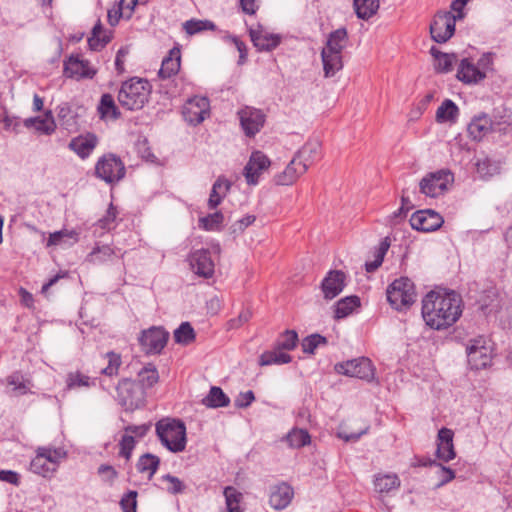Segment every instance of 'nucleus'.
I'll list each match as a JSON object with an SVG mask.
<instances>
[{"label": "nucleus", "mask_w": 512, "mask_h": 512, "mask_svg": "<svg viewBox=\"0 0 512 512\" xmlns=\"http://www.w3.org/2000/svg\"><path fill=\"white\" fill-rule=\"evenodd\" d=\"M346 275L340 270H331L322 280L321 289L324 297L331 300L338 296L345 287Z\"/></svg>", "instance_id": "nucleus-18"}, {"label": "nucleus", "mask_w": 512, "mask_h": 512, "mask_svg": "<svg viewBox=\"0 0 512 512\" xmlns=\"http://www.w3.org/2000/svg\"><path fill=\"white\" fill-rule=\"evenodd\" d=\"M138 376L142 386L145 388L153 387L159 380L158 371L153 364L143 367L139 371Z\"/></svg>", "instance_id": "nucleus-49"}, {"label": "nucleus", "mask_w": 512, "mask_h": 512, "mask_svg": "<svg viewBox=\"0 0 512 512\" xmlns=\"http://www.w3.org/2000/svg\"><path fill=\"white\" fill-rule=\"evenodd\" d=\"M36 452L42 454L45 460L54 467L55 471L60 462L67 457V453L63 448L38 447Z\"/></svg>", "instance_id": "nucleus-38"}, {"label": "nucleus", "mask_w": 512, "mask_h": 512, "mask_svg": "<svg viewBox=\"0 0 512 512\" xmlns=\"http://www.w3.org/2000/svg\"><path fill=\"white\" fill-rule=\"evenodd\" d=\"M476 170L481 178L487 179L499 173L500 165L498 162L493 161L488 157H484L477 160Z\"/></svg>", "instance_id": "nucleus-43"}, {"label": "nucleus", "mask_w": 512, "mask_h": 512, "mask_svg": "<svg viewBox=\"0 0 512 512\" xmlns=\"http://www.w3.org/2000/svg\"><path fill=\"white\" fill-rule=\"evenodd\" d=\"M63 73L68 78H93L96 70L90 66L88 60L82 59L80 55H70L64 61Z\"/></svg>", "instance_id": "nucleus-15"}, {"label": "nucleus", "mask_w": 512, "mask_h": 512, "mask_svg": "<svg viewBox=\"0 0 512 512\" xmlns=\"http://www.w3.org/2000/svg\"><path fill=\"white\" fill-rule=\"evenodd\" d=\"M291 361L292 357L277 347L276 344L274 349L263 352L259 357L260 366L282 365L290 363Z\"/></svg>", "instance_id": "nucleus-29"}, {"label": "nucleus", "mask_w": 512, "mask_h": 512, "mask_svg": "<svg viewBox=\"0 0 512 512\" xmlns=\"http://www.w3.org/2000/svg\"><path fill=\"white\" fill-rule=\"evenodd\" d=\"M184 30L189 35H194L206 30H214L215 24L209 20L191 19L184 23Z\"/></svg>", "instance_id": "nucleus-51"}, {"label": "nucleus", "mask_w": 512, "mask_h": 512, "mask_svg": "<svg viewBox=\"0 0 512 512\" xmlns=\"http://www.w3.org/2000/svg\"><path fill=\"white\" fill-rule=\"evenodd\" d=\"M347 43V31L345 28H339L329 34L326 47L323 51L342 54Z\"/></svg>", "instance_id": "nucleus-32"}, {"label": "nucleus", "mask_w": 512, "mask_h": 512, "mask_svg": "<svg viewBox=\"0 0 512 512\" xmlns=\"http://www.w3.org/2000/svg\"><path fill=\"white\" fill-rule=\"evenodd\" d=\"M180 51L176 48L170 50L169 55L162 61L158 75L161 79H168L176 75L180 69Z\"/></svg>", "instance_id": "nucleus-26"}, {"label": "nucleus", "mask_w": 512, "mask_h": 512, "mask_svg": "<svg viewBox=\"0 0 512 512\" xmlns=\"http://www.w3.org/2000/svg\"><path fill=\"white\" fill-rule=\"evenodd\" d=\"M321 58L323 62L324 75L327 78L333 77L343 67L342 54L322 50Z\"/></svg>", "instance_id": "nucleus-31"}, {"label": "nucleus", "mask_w": 512, "mask_h": 512, "mask_svg": "<svg viewBox=\"0 0 512 512\" xmlns=\"http://www.w3.org/2000/svg\"><path fill=\"white\" fill-rule=\"evenodd\" d=\"M105 356L108 359V365L101 370V373L109 377L117 375L122 363L121 356L113 351L106 353Z\"/></svg>", "instance_id": "nucleus-56"}, {"label": "nucleus", "mask_w": 512, "mask_h": 512, "mask_svg": "<svg viewBox=\"0 0 512 512\" xmlns=\"http://www.w3.org/2000/svg\"><path fill=\"white\" fill-rule=\"evenodd\" d=\"M354 9L360 19L368 20L379 9V0H354Z\"/></svg>", "instance_id": "nucleus-37"}, {"label": "nucleus", "mask_w": 512, "mask_h": 512, "mask_svg": "<svg viewBox=\"0 0 512 512\" xmlns=\"http://www.w3.org/2000/svg\"><path fill=\"white\" fill-rule=\"evenodd\" d=\"M137 491L130 490L124 494L120 500V507L123 512H136Z\"/></svg>", "instance_id": "nucleus-57"}, {"label": "nucleus", "mask_w": 512, "mask_h": 512, "mask_svg": "<svg viewBox=\"0 0 512 512\" xmlns=\"http://www.w3.org/2000/svg\"><path fill=\"white\" fill-rule=\"evenodd\" d=\"M210 102L206 97L195 96L186 101L182 114L186 122L198 125L209 115Z\"/></svg>", "instance_id": "nucleus-12"}, {"label": "nucleus", "mask_w": 512, "mask_h": 512, "mask_svg": "<svg viewBox=\"0 0 512 512\" xmlns=\"http://www.w3.org/2000/svg\"><path fill=\"white\" fill-rule=\"evenodd\" d=\"M461 315L462 299L455 291H430L422 300V317L431 329H446Z\"/></svg>", "instance_id": "nucleus-1"}, {"label": "nucleus", "mask_w": 512, "mask_h": 512, "mask_svg": "<svg viewBox=\"0 0 512 512\" xmlns=\"http://www.w3.org/2000/svg\"><path fill=\"white\" fill-rule=\"evenodd\" d=\"M151 92L149 82L141 78L125 81L118 93V101L127 110H139L148 101Z\"/></svg>", "instance_id": "nucleus-2"}, {"label": "nucleus", "mask_w": 512, "mask_h": 512, "mask_svg": "<svg viewBox=\"0 0 512 512\" xmlns=\"http://www.w3.org/2000/svg\"><path fill=\"white\" fill-rule=\"evenodd\" d=\"M431 55L434 57L435 69L439 73H448L452 71L454 63L457 61V56L454 53H443L437 48L432 47L430 49Z\"/></svg>", "instance_id": "nucleus-30"}, {"label": "nucleus", "mask_w": 512, "mask_h": 512, "mask_svg": "<svg viewBox=\"0 0 512 512\" xmlns=\"http://www.w3.org/2000/svg\"><path fill=\"white\" fill-rule=\"evenodd\" d=\"M306 171L305 164H301L294 156L284 171L275 176V182L278 185H291Z\"/></svg>", "instance_id": "nucleus-23"}, {"label": "nucleus", "mask_w": 512, "mask_h": 512, "mask_svg": "<svg viewBox=\"0 0 512 512\" xmlns=\"http://www.w3.org/2000/svg\"><path fill=\"white\" fill-rule=\"evenodd\" d=\"M92 385H95V381L91 380V378L79 371L70 372L66 378V386L67 389H79V388H88Z\"/></svg>", "instance_id": "nucleus-44"}, {"label": "nucleus", "mask_w": 512, "mask_h": 512, "mask_svg": "<svg viewBox=\"0 0 512 512\" xmlns=\"http://www.w3.org/2000/svg\"><path fill=\"white\" fill-rule=\"evenodd\" d=\"M30 471L45 478H50L56 472L54 467L48 463L42 454L36 452V456L30 463Z\"/></svg>", "instance_id": "nucleus-40"}, {"label": "nucleus", "mask_w": 512, "mask_h": 512, "mask_svg": "<svg viewBox=\"0 0 512 512\" xmlns=\"http://www.w3.org/2000/svg\"><path fill=\"white\" fill-rule=\"evenodd\" d=\"M286 440L291 448L299 449L308 445L311 437L306 429L294 428L287 434Z\"/></svg>", "instance_id": "nucleus-42"}, {"label": "nucleus", "mask_w": 512, "mask_h": 512, "mask_svg": "<svg viewBox=\"0 0 512 512\" xmlns=\"http://www.w3.org/2000/svg\"><path fill=\"white\" fill-rule=\"evenodd\" d=\"M326 344L327 339L325 337L320 334H312L303 339L301 346L304 353L314 354L319 346Z\"/></svg>", "instance_id": "nucleus-55"}, {"label": "nucleus", "mask_w": 512, "mask_h": 512, "mask_svg": "<svg viewBox=\"0 0 512 512\" xmlns=\"http://www.w3.org/2000/svg\"><path fill=\"white\" fill-rule=\"evenodd\" d=\"M249 35L253 45L259 51H272L281 42L280 35L269 33L261 25H258L257 28H250Z\"/></svg>", "instance_id": "nucleus-17"}, {"label": "nucleus", "mask_w": 512, "mask_h": 512, "mask_svg": "<svg viewBox=\"0 0 512 512\" xmlns=\"http://www.w3.org/2000/svg\"><path fill=\"white\" fill-rule=\"evenodd\" d=\"M98 139L92 133L80 135L73 138L69 143V148L74 151L80 158L85 159L93 152L97 146Z\"/></svg>", "instance_id": "nucleus-22"}, {"label": "nucleus", "mask_w": 512, "mask_h": 512, "mask_svg": "<svg viewBox=\"0 0 512 512\" xmlns=\"http://www.w3.org/2000/svg\"><path fill=\"white\" fill-rule=\"evenodd\" d=\"M7 384L13 386L15 395L26 394L30 390V382L25 380L20 372H14L6 379Z\"/></svg>", "instance_id": "nucleus-50"}, {"label": "nucleus", "mask_w": 512, "mask_h": 512, "mask_svg": "<svg viewBox=\"0 0 512 512\" xmlns=\"http://www.w3.org/2000/svg\"><path fill=\"white\" fill-rule=\"evenodd\" d=\"M160 465V458L154 454L146 453L140 456L136 464L137 470L140 473H148V478L151 479Z\"/></svg>", "instance_id": "nucleus-35"}, {"label": "nucleus", "mask_w": 512, "mask_h": 512, "mask_svg": "<svg viewBox=\"0 0 512 512\" xmlns=\"http://www.w3.org/2000/svg\"><path fill=\"white\" fill-rule=\"evenodd\" d=\"M202 403L209 408L226 407L229 405L230 399L220 387L213 386Z\"/></svg>", "instance_id": "nucleus-34"}, {"label": "nucleus", "mask_w": 512, "mask_h": 512, "mask_svg": "<svg viewBox=\"0 0 512 512\" xmlns=\"http://www.w3.org/2000/svg\"><path fill=\"white\" fill-rule=\"evenodd\" d=\"M298 343V334L294 330H286L278 338L276 345L283 351L293 350Z\"/></svg>", "instance_id": "nucleus-53"}, {"label": "nucleus", "mask_w": 512, "mask_h": 512, "mask_svg": "<svg viewBox=\"0 0 512 512\" xmlns=\"http://www.w3.org/2000/svg\"><path fill=\"white\" fill-rule=\"evenodd\" d=\"M453 181V174L449 170L442 169L424 176L419 183V189L425 196L436 198L443 195Z\"/></svg>", "instance_id": "nucleus-6"}, {"label": "nucleus", "mask_w": 512, "mask_h": 512, "mask_svg": "<svg viewBox=\"0 0 512 512\" xmlns=\"http://www.w3.org/2000/svg\"><path fill=\"white\" fill-rule=\"evenodd\" d=\"M191 269L200 277L210 278L214 274L215 263L208 249H198L189 256Z\"/></svg>", "instance_id": "nucleus-16"}, {"label": "nucleus", "mask_w": 512, "mask_h": 512, "mask_svg": "<svg viewBox=\"0 0 512 512\" xmlns=\"http://www.w3.org/2000/svg\"><path fill=\"white\" fill-rule=\"evenodd\" d=\"M98 110L102 118L111 117L117 119L120 115L114 99L110 94H103L101 96Z\"/></svg>", "instance_id": "nucleus-48"}, {"label": "nucleus", "mask_w": 512, "mask_h": 512, "mask_svg": "<svg viewBox=\"0 0 512 512\" xmlns=\"http://www.w3.org/2000/svg\"><path fill=\"white\" fill-rule=\"evenodd\" d=\"M67 238L73 239V243L78 241V233L75 230H60L49 235L47 247L63 244Z\"/></svg>", "instance_id": "nucleus-52"}, {"label": "nucleus", "mask_w": 512, "mask_h": 512, "mask_svg": "<svg viewBox=\"0 0 512 512\" xmlns=\"http://www.w3.org/2000/svg\"><path fill=\"white\" fill-rule=\"evenodd\" d=\"M0 481L18 486L20 483V476L17 472L12 470H0Z\"/></svg>", "instance_id": "nucleus-64"}, {"label": "nucleus", "mask_w": 512, "mask_h": 512, "mask_svg": "<svg viewBox=\"0 0 512 512\" xmlns=\"http://www.w3.org/2000/svg\"><path fill=\"white\" fill-rule=\"evenodd\" d=\"M492 129V121L488 115L476 116L468 125V133L473 140H482Z\"/></svg>", "instance_id": "nucleus-25"}, {"label": "nucleus", "mask_w": 512, "mask_h": 512, "mask_svg": "<svg viewBox=\"0 0 512 512\" xmlns=\"http://www.w3.org/2000/svg\"><path fill=\"white\" fill-rule=\"evenodd\" d=\"M456 76L458 80L465 84H477L485 78V71L468 59H462Z\"/></svg>", "instance_id": "nucleus-21"}, {"label": "nucleus", "mask_w": 512, "mask_h": 512, "mask_svg": "<svg viewBox=\"0 0 512 512\" xmlns=\"http://www.w3.org/2000/svg\"><path fill=\"white\" fill-rule=\"evenodd\" d=\"M136 441L134 439V436L130 434H124L122 436V439L119 443L120 445V456L124 457L126 460H129L132 455V451L135 447Z\"/></svg>", "instance_id": "nucleus-58"}, {"label": "nucleus", "mask_w": 512, "mask_h": 512, "mask_svg": "<svg viewBox=\"0 0 512 512\" xmlns=\"http://www.w3.org/2000/svg\"><path fill=\"white\" fill-rule=\"evenodd\" d=\"M386 294L390 305L398 311L408 309L416 299L414 283L407 277L394 280L388 286Z\"/></svg>", "instance_id": "nucleus-4"}, {"label": "nucleus", "mask_w": 512, "mask_h": 512, "mask_svg": "<svg viewBox=\"0 0 512 512\" xmlns=\"http://www.w3.org/2000/svg\"><path fill=\"white\" fill-rule=\"evenodd\" d=\"M359 305L360 299L357 296H349L339 300L336 303L335 318L341 319L347 317Z\"/></svg>", "instance_id": "nucleus-41"}, {"label": "nucleus", "mask_w": 512, "mask_h": 512, "mask_svg": "<svg viewBox=\"0 0 512 512\" xmlns=\"http://www.w3.org/2000/svg\"><path fill=\"white\" fill-rule=\"evenodd\" d=\"M174 340L182 345H189L195 340V331L189 322L181 323L174 331Z\"/></svg>", "instance_id": "nucleus-47"}, {"label": "nucleus", "mask_w": 512, "mask_h": 512, "mask_svg": "<svg viewBox=\"0 0 512 512\" xmlns=\"http://www.w3.org/2000/svg\"><path fill=\"white\" fill-rule=\"evenodd\" d=\"M339 374L371 381L374 379V367L366 357H359L335 365Z\"/></svg>", "instance_id": "nucleus-10"}, {"label": "nucleus", "mask_w": 512, "mask_h": 512, "mask_svg": "<svg viewBox=\"0 0 512 512\" xmlns=\"http://www.w3.org/2000/svg\"><path fill=\"white\" fill-rule=\"evenodd\" d=\"M293 488L286 482H281L270 487L269 503L275 510L286 508L292 501Z\"/></svg>", "instance_id": "nucleus-19"}, {"label": "nucleus", "mask_w": 512, "mask_h": 512, "mask_svg": "<svg viewBox=\"0 0 512 512\" xmlns=\"http://www.w3.org/2000/svg\"><path fill=\"white\" fill-rule=\"evenodd\" d=\"M223 214L215 212L199 219V226L207 231L219 230L223 222Z\"/></svg>", "instance_id": "nucleus-54"}, {"label": "nucleus", "mask_w": 512, "mask_h": 512, "mask_svg": "<svg viewBox=\"0 0 512 512\" xmlns=\"http://www.w3.org/2000/svg\"><path fill=\"white\" fill-rule=\"evenodd\" d=\"M255 400L253 391L249 390L244 393H240L235 399V406L238 408H246Z\"/></svg>", "instance_id": "nucleus-63"}, {"label": "nucleus", "mask_w": 512, "mask_h": 512, "mask_svg": "<svg viewBox=\"0 0 512 512\" xmlns=\"http://www.w3.org/2000/svg\"><path fill=\"white\" fill-rule=\"evenodd\" d=\"M26 128H35L37 131L50 135L56 129V124L51 111L45 113V117H30L23 122Z\"/></svg>", "instance_id": "nucleus-27"}, {"label": "nucleus", "mask_w": 512, "mask_h": 512, "mask_svg": "<svg viewBox=\"0 0 512 512\" xmlns=\"http://www.w3.org/2000/svg\"><path fill=\"white\" fill-rule=\"evenodd\" d=\"M459 115L457 105L450 99H446L438 107L436 111V121L438 123L456 122Z\"/></svg>", "instance_id": "nucleus-33"}, {"label": "nucleus", "mask_w": 512, "mask_h": 512, "mask_svg": "<svg viewBox=\"0 0 512 512\" xmlns=\"http://www.w3.org/2000/svg\"><path fill=\"white\" fill-rule=\"evenodd\" d=\"M463 16L464 14L454 15L448 11L437 13L430 25L432 39L438 43L449 40L454 34L456 21L462 19Z\"/></svg>", "instance_id": "nucleus-8"}, {"label": "nucleus", "mask_w": 512, "mask_h": 512, "mask_svg": "<svg viewBox=\"0 0 512 512\" xmlns=\"http://www.w3.org/2000/svg\"><path fill=\"white\" fill-rule=\"evenodd\" d=\"M168 338L169 333L164 328L152 326L142 331L139 342L146 354H158L166 346Z\"/></svg>", "instance_id": "nucleus-11"}, {"label": "nucleus", "mask_w": 512, "mask_h": 512, "mask_svg": "<svg viewBox=\"0 0 512 512\" xmlns=\"http://www.w3.org/2000/svg\"><path fill=\"white\" fill-rule=\"evenodd\" d=\"M468 363L472 369L487 367L492 358V347L484 337L470 339L466 346Z\"/></svg>", "instance_id": "nucleus-7"}, {"label": "nucleus", "mask_w": 512, "mask_h": 512, "mask_svg": "<svg viewBox=\"0 0 512 512\" xmlns=\"http://www.w3.org/2000/svg\"><path fill=\"white\" fill-rule=\"evenodd\" d=\"M98 474L102 477L103 481L112 485L118 477V472L108 464H102L98 467Z\"/></svg>", "instance_id": "nucleus-61"}, {"label": "nucleus", "mask_w": 512, "mask_h": 512, "mask_svg": "<svg viewBox=\"0 0 512 512\" xmlns=\"http://www.w3.org/2000/svg\"><path fill=\"white\" fill-rule=\"evenodd\" d=\"M237 116L243 133L249 138L258 134L266 122L265 113L252 106H244L237 112Z\"/></svg>", "instance_id": "nucleus-9"}, {"label": "nucleus", "mask_w": 512, "mask_h": 512, "mask_svg": "<svg viewBox=\"0 0 512 512\" xmlns=\"http://www.w3.org/2000/svg\"><path fill=\"white\" fill-rule=\"evenodd\" d=\"M231 183L224 177H218L212 186L209 196L208 205L210 209H215L225 197L222 193L218 192V188L224 187V190H229Z\"/></svg>", "instance_id": "nucleus-45"}, {"label": "nucleus", "mask_w": 512, "mask_h": 512, "mask_svg": "<svg viewBox=\"0 0 512 512\" xmlns=\"http://www.w3.org/2000/svg\"><path fill=\"white\" fill-rule=\"evenodd\" d=\"M126 173L122 160L114 154H105L95 165V175L106 183H115L124 178Z\"/></svg>", "instance_id": "nucleus-5"}, {"label": "nucleus", "mask_w": 512, "mask_h": 512, "mask_svg": "<svg viewBox=\"0 0 512 512\" xmlns=\"http://www.w3.org/2000/svg\"><path fill=\"white\" fill-rule=\"evenodd\" d=\"M162 480L168 482L167 491L171 494L182 493L185 489L183 482L173 475L166 474L162 476Z\"/></svg>", "instance_id": "nucleus-60"}, {"label": "nucleus", "mask_w": 512, "mask_h": 512, "mask_svg": "<svg viewBox=\"0 0 512 512\" xmlns=\"http://www.w3.org/2000/svg\"><path fill=\"white\" fill-rule=\"evenodd\" d=\"M270 159L262 151L252 152L244 167V176L249 185H256L261 174L270 167Z\"/></svg>", "instance_id": "nucleus-14"}, {"label": "nucleus", "mask_w": 512, "mask_h": 512, "mask_svg": "<svg viewBox=\"0 0 512 512\" xmlns=\"http://www.w3.org/2000/svg\"><path fill=\"white\" fill-rule=\"evenodd\" d=\"M429 465L439 467L440 482L436 485V488L444 486L455 478V472L451 468L445 467L435 460H431Z\"/></svg>", "instance_id": "nucleus-59"}, {"label": "nucleus", "mask_w": 512, "mask_h": 512, "mask_svg": "<svg viewBox=\"0 0 512 512\" xmlns=\"http://www.w3.org/2000/svg\"><path fill=\"white\" fill-rule=\"evenodd\" d=\"M138 388V384L135 381L124 378L119 381L116 390L118 397L123 401L124 404H133L134 394Z\"/></svg>", "instance_id": "nucleus-36"}, {"label": "nucleus", "mask_w": 512, "mask_h": 512, "mask_svg": "<svg viewBox=\"0 0 512 512\" xmlns=\"http://www.w3.org/2000/svg\"><path fill=\"white\" fill-rule=\"evenodd\" d=\"M156 434L163 446L178 453L186 447V427L180 420H160L156 424Z\"/></svg>", "instance_id": "nucleus-3"}, {"label": "nucleus", "mask_w": 512, "mask_h": 512, "mask_svg": "<svg viewBox=\"0 0 512 512\" xmlns=\"http://www.w3.org/2000/svg\"><path fill=\"white\" fill-rule=\"evenodd\" d=\"M322 146L317 139L307 141L302 148L296 153L301 164H305L306 169L321 158Z\"/></svg>", "instance_id": "nucleus-24"}, {"label": "nucleus", "mask_w": 512, "mask_h": 512, "mask_svg": "<svg viewBox=\"0 0 512 512\" xmlns=\"http://www.w3.org/2000/svg\"><path fill=\"white\" fill-rule=\"evenodd\" d=\"M137 3L138 0H120L116 13H119V16H125V18L129 19Z\"/></svg>", "instance_id": "nucleus-62"}, {"label": "nucleus", "mask_w": 512, "mask_h": 512, "mask_svg": "<svg viewBox=\"0 0 512 512\" xmlns=\"http://www.w3.org/2000/svg\"><path fill=\"white\" fill-rule=\"evenodd\" d=\"M410 225L413 229L422 232H432L441 227L443 217L433 210H419L410 217Z\"/></svg>", "instance_id": "nucleus-13"}, {"label": "nucleus", "mask_w": 512, "mask_h": 512, "mask_svg": "<svg viewBox=\"0 0 512 512\" xmlns=\"http://www.w3.org/2000/svg\"><path fill=\"white\" fill-rule=\"evenodd\" d=\"M227 512H243L240 507V503L243 499V495L233 486H227L223 491Z\"/></svg>", "instance_id": "nucleus-39"}, {"label": "nucleus", "mask_w": 512, "mask_h": 512, "mask_svg": "<svg viewBox=\"0 0 512 512\" xmlns=\"http://www.w3.org/2000/svg\"><path fill=\"white\" fill-rule=\"evenodd\" d=\"M453 431L448 428H442L438 432L437 437V458L449 462L456 456L453 445Z\"/></svg>", "instance_id": "nucleus-20"}, {"label": "nucleus", "mask_w": 512, "mask_h": 512, "mask_svg": "<svg viewBox=\"0 0 512 512\" xmlns=\"http://www.w3.org/2000/svg\"><path fill=\"white\" fill-rule=\"evenodd\" d=\"M399 485V479L395 474L377 476L374 481L375 490L379 493H388L392 489L399 487Z\"/></svg>", "instance_id": "nucleus-46"}, {"label": "nucleus", "mask_w": 512, "mask_h": 512, "mask_svg": "<svg viewBox=\"0 0 512 512\" xmlns=\"http://www.w3.org/2000/svg\"><path fill=\"white\" fill-rule=\"evenodd\" d=\"M111 38V31L104 30L100 20H98L92 29L91 36L88 38V45L91 50L99 51L111 41Z\"/></svg>", "instance_id": "nucleus-28"}]
</instances>
